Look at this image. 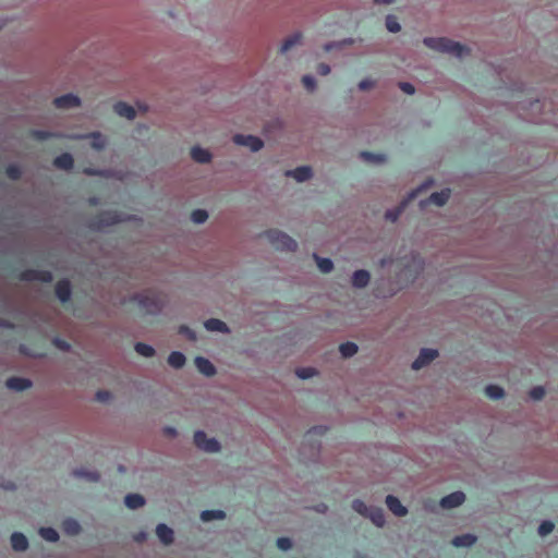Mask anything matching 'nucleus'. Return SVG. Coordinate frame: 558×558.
Listing matches in <instances>:
<instances>
[{
    "label": "nucleus",
    "mask_w": 558,
    "mask_h": 558,
    "mask_svg": "<svg viewBox=\"0 0 558 558\" xmlns=\"http://www.w3.org/2000/svg\"><path fill=\"white\" fill-rule=\"evenodd\" d=\"M125 219L126 218L124 216H121L117 213H104L97 220L93 222V228L100 231L105 227L112 226Z\"/></svg>",
    "instance_id": "8"
},
{
    "label": "nucleus",
    "mask_w": 558,
    "mask_h": 558,
    "mask_svg": "<svg viewBox=\"0 0 558 558\" xmlns=\"http://www.w3.org/2000/svg\"><path fill=\"white\" fill-rule=\"evenodd\" d=\"M411 264L415 267V271L417 272L420 269H422V260L415 256L411 255Z\"/></svg>",
    "instance_id": "59"
},
{
    "label": "nucleus",
    "mask_w": 558,
    "mask_h": 558,
    "mask_svg": "<svg viewBox=\"0 0 558 558\" xmlns=\"http://www.w3.org/2000/svg\"><path fill=\"white\" fill-rule=\"evenodd\" d=\"M22 277L25 280H38L43 282H50L52 280V275L48 270H27Z\"/></svg>",
    "instance_id": "21"
},
{
    "label": "nucleus",
    "mask_w": 558,
    "mask_h": 558,
    "mask_svg": "<svg viewBox=\"0 0 558 558\" xmlns=\"http://www.w3.org/2000/svg\"><path fill=\"white\" fill-rule=\"evenodd\" d=\"M71 138H92V147L96 150H101L106 146V140L99 132H92L88 134L71 136Z\"/></svg>",
    "instance_id": "20"
},
{
    "label": "nucleus",
    "mask_w": 558,
    "mask_h": 558,
    "mask_svg": "<svg viewBox=\"0 0 558 558\" xmlns=\"http://www.w3.org/2000/svg\"><path fill=\"white\" fill-rule=\"evenodd\" d=\"M313 175L312 168L308 166H300L292 170L286 171V177L293 178L296 182H305Z\"/></svg>",
    "instance_id": "12"
},
{
    "label": "nucleus",
    "mask_w": 558,
    "mask_h": 558,
    "mask_svg": "<svg viewBox=\"0 0 558 558\" xmlns=\"http://www.w3.org/2000/svg\"><path fill=\"white\" fill-rule=\"evenodd\" d=\"M185 361V355L180 351H172L168 356L169 365L175 369L183 367Z\"/></svg>",
    "instance_id": "31"
},
{
    "label": "nucleus",
    "mask_w": 558,
    "mask_h": 558,
    "mask_svg": "<svg viewBox=\"0 0 558 558\" xmlns=\"http://www.w3.org/2000/svg\"><path fill=\"white\" fill-rule=\"evenodd\" d=\"M191 219L196 225H202L208 219V213L204 209H195L192 215Z\"/></svg>",
    "instance_id": "41"
},
{
    "label": "nucleus",
    "mask_w": 558,
    "mask_h": 558,
    "mask_svg": "<svg viewBox=\"0 0 558 558\" xmlns=\"http://www.w3.org/2000/svg\"><path fill=\"white\" fill-rule=\"evenodd\" d=\"M277 546L281 550H289L292 547V542L289 537H279L277 539Z\"/></svg>",
    "instance_id": "48"
},
{
    "label": "nucleus",
    "mask_w": 558,
    "mask_h": 558,
    "mask_svg": "<svg viewBox=\"0 0 558 558\" xmlns=\"http://www.w3.org/2000/svg\"><path fill=\"white\" fill-rule=\"evenodd\" d=\"M147 314L157 315L161 311V302L159 299L149 293H138L133 298Z\"/></svg>",
    "instance_id": "3"
},
{
    "label": "nucleus",
    "mask_w": 558,
    "mask_h": 558,
    "mask_svg": "<svg viewBox=\"0 0 558 558\" xmlns=\"http://www.w3.org/2000/svg\"><path fill=\"white\" fill-rule=\"evenodd\" d=\"M135 351L144 357H153L156 353L154 347L147 343L137 342L134 345Z\"/></svg>",
    "instance_id": "35"
},
{
    "label": "nucleus",
    "mask_w": 558,
    "mask_h": 558,
    "mask_svg": "<svg viewBox=\"0 0 558 558\" xmlns=\"http://www.w3.org/2000/svg\"><path fill=\"white\" fill-rule=\"evenodd\" d=\"M226 513L222 510H204L201 513V519L204 522H209L213 520H222L225 519Z\"/></svg>",
    "instance_id": "33"
},
{
    "label": "nucleus",
    "mask_w": 558,
    "mask_h": 558,
    "mask_svg": "<svg viewBox=\"0 0 558 558\" xmlns=\"http://www.w3.org/2000/svg\"><path fill=\"white\" fill-rule=\"evenodd\" d=\"M63 530L69 535H75L80 532L81 525L75 519H66L63 522Z\"/></svg>",
    "instance_id": "37"
},
{
    "label": "nucleus",
    "mask_w": 558,
    "mask_h": 558,
    "mask_svg": "<svg viewBox=\"0 0 558 558\" xmlns=\"http://www.w3.org/2000/svg\"><path fill=\"white\" fill-rule=\"evenodd\" d=\"M32 135H33V137H35L36 140H39V141H46L51 137H61V135L58 133H52V132L41 131V130L32 131Z\"/></svg>",
    "instance_id": "43"
},
{
    "label": "nucleus",
    "mask_w": 558,
    "mask_h": 558,
    "mask_svg": "<svg viewBox=\"0 0 558 558\" xmlns=\"http://www.w3.org/2000/svg\"><path fill=\"white\" fill-rule=\"evenodd\" d=\"M399 87L403 93H405L408 95H413L415 93L414 86L409 82L399 83Z\"/></svg>",
    "instance_id": "50"
},
{
    "label": "nucleus",
    "mask_w": 558,
    "mask_h": 558,
    "mask_svg": "<svg viewBox=\"0 0 558 558\" xmlns=\"http://www.w3.org/2000/svg\"><path fill=\"white\" fill-rule=\"evenodd\" d=\"M0 327H4V328H11L12 327V324H10L9 322L0 318Z\"/></svg>",
    "instance_id": "64"
},
{
    "label": "nucleus",
    "mask_w": 558,
    "mask_h": 558,
    "mask_svg": "<svg viewBox=\"0 0 558 558\" xmlns=\"http://www.w3.org/2000/svg\"><path fill=\"white\" fill-rule=\"evenodd\" d=\"M316 374V371L312 367H302L296 369V376L301 379L312 378Z\"/></svg>",
    "instance_id": "45"
},
{
    "label": "nucleus",
    "mask_w": 558,
    "mask_h": 558,
    "mask_svg": "<svg viewBox=\"0 0 558 558\" xmlns=\"http://www.w3.org/2000/svg\"><path fill=\"white\" fill-rule=\"evenodd\" d=\"M179 333L186 337L191 341H196L197 339L196 332L187 326H181L179 328Z\"/></svg>",
    "instance_id": "47"
},
{
    "label": "nucleus",
    "mask_w": 558,
    "mask_h": 558,
    "mask_svg": "<svg viewBox=\"0 0 558 558\" xmlns=\"http://www.w3.org/2000/svg\"><path fill=\"white\" fill-rule=\"evenodd\" d=\"M359 350V347L356 343L347 341L344 343H341L339 347V351L343 357H351L354 354H356Z\"/></svg>",
    "instance_id": "34"
},
{
    "label": "nucleus",
    "mask_w": 558,
    "mask_h": 558,
    "mask_svg": "<svg viewBox=\"0 0 558 558\" xmlns=\"http://www.w3.org/2000/svg\"><path fill=\"white\" fill-rule=\"evenodd\" d=\"M195 366L198 369L199 373L203 375L209 377L216 374V367L214 364L204 356H196L195 357Z\"/></svg>",
    "instance_id": "16"
},
{
    "label": "nucleus",
    "mask_w": 558,
    "mask_h": 558,
    "mask_svg": "<svg viewBox=\"0 0 558 558\" xmlns=\"http://www.w3.org/2000/svg\"><path fill=\"white\" fill-rule=\"evenodd\" d=\"M53 104L60 109L76 108L81 105V99L75 94L69 93L54 98Z\"/></svg>",
    "instance_id": "10"
},
{
    "label": "nucleus",
    "mask_w": 558,
    "mask_h": 558,
    "mask_svg": "<svg viewBox=\"0 0 558 558\" xmlns=\"http://www.w3.org/2000/svg\"><path fill=\"white\" fill-rule=\"evenodd\" d=\"M0 487L5 490H14L16 488V485L12 481H1Z\"/></svg>",
    "instance_id": "58"
},
{
    "label": "nucleus",
    "mask_w": 558,
    "mask_h": 558,
    "mask_svg": "<svg viewBox=\"0 0 558 558\" xmlns=\"http://www.w3.org/2000/svg\"><path fill=\"white\" fill-rule=\"evenodd\" d=\"M113 110L119 117L125 118L128 120H133L136 117L135 109L124 101H118L114 104Z\"/></svg>",
    "instance_id": "17"
},
{
    "label": "nucleus",
    "mask_w": 558,
    "mask_h": 558,
    "mask_svg": "<svg viewBox=\"0 0 558 558\" xmlns=\"http://www.w3.org/2000/svg\"><path fill=\"white\" fill-rule=\"evenodd\" d=\"M11 545L14 550L24 551L28 547V541L23 533L14 532L11 535Z\"/></svg>",
    "instance_id": "23"
},
{
    "label": "nucleus",
    "mask_w": 558,
    "mask_h": 558,
    "mask_svg": "<svg viewBox=\"0 0 558 558\" xmlns=\"http://www.w3.org/2000/svg\"><path fill=\"white\" fill-rule=\"evenodd\" d=\"M554 530V523L550 521H543L538 526V533L541 536H546Z\"/></svg>",
    "instance_id": "46"
},
{
    "label": "nucleus",
    "mask_w": 558,
    "mask_h": 558,
    "mask_svg": "<svg viewBox=\"0 0 558 558\" xmlns=\"http://www.w3.org/2000/svg\"><path fill=\"white\" fill-rule=\"evenodd\" d=\"M360 156L363 160H365L367 162L376 163V165L383 163L386 160V156L383 154L362 151L360 154Z\"/></svg>",
    "instance_id": "36"
},
{
    "label": "nucleus",
    "mask_w": 558,
    "mask_h": 558,
    "mask_svg": "<svg viewBox=\"0 0 558 558\" xmlns=\"http://www.w3.org/2000/svg\"><path fill=\"white\" fill-rule=\"evenodd\" d=\"M191 157L194 161L198 163H207L211 160V154L209 150L202 148L199 146H194L191 149Z\"/></svg>",
    "instance_id": "24"
},
{
    "label": "nucleus",
    "mask_w": 558,
    "mask_h": 558,
    "mask_svg": "<svg viewBox=\"0 0 558 558\" xmlns=\"http://www.w3.org/2000/svg\"><path fill=\"white\" fill-rule=\"evenodd\" d=\"M371 280V274L368 270L359 269L352 274L351 283L355 289H363L368 286Z\"/></svg>",
    "instance_id": "13"
},
{
    "label": "nucleus",
    "mask_w": 558,
    "mask_h": 558,
    "mask_svg": "<svg viewBox=\"0 0 558 558\" xmlns=\"http://www.w3.org/2000/svg\"><path fill=\"white\" fill-rule=\"evenodd\" d=\"M313 257L315 258L317 267L322 272L328 274L333 269V262L330 258L320 257L316 253L313 254Z\"/></svg>",
    "instance_id": "32"
},
{
    "label": "nucleus",
    "mask_w": 558,
    "mask_h": 558,
    "mask_svg": "<svg viewBox=\"0 0 558 558\" xmlns=\"http://www.w3.org/2000/svg\"><path fill=\"white\" fill-rule=\"evenodd\" d=\"M341 48H342V47H341L340 40L329 41V43H326V44L324 45V50H325L326 52H329V51H331V50H333V49H341Z\"/></svg>",
    "instance_id": "55"
},
{
    "label": "nucleus",
    "mask_w": 558,
    "mask_h": 558,
    "mask_svg": "<svg viewBox=\"0 0 558 558\" xmlns=\"http://www.w3.org/2000/svg\"><path fill=\"white\" fill-rule=\"evenodd\" d=\"M433 184V181L429 180V181H426L424 183H422L418 187H416L415 190L411 191L408 195V198L404 199L400 206L396 207V208H391V209H388L385 214V218L391 222H395L398 220V218L400 217L401 213L403 211L404 207L407 206V203L409 199L411 198H414L416 197V195L424 189L430 186Z\"/></svg>",
    "instance_id": "5"
},
{
    "label": "nucleus",
    "mask_w": 558,
    "mask_h": 558,
    "mask_svg": "<svg viewBox=\"0 0 558 558\" xmlns=\"http://www.w3.org/2000/svg\"><path fill=\"white\" fill-rule=\"evenodd\" d=\"M330 71H331L330 66L326 63H320L317 66V72L320 75H328L330 73Z\"/></svg>",
    "instance_id": "57"
},
{
    "label": "nucleus",
    "mask_w": 558,
    "mask_h": 558,
    "mask_svg": "<svg viewBox=\"0 0 558 558\" xmlns=\"http://www.w3.org/2000/svg\"><path fill=\"white\" fill-rule=\"evenodd\" d=\"M325 430H326V428L324 426H315L307 432L305 437H306V439H310L315 434H319V435L324 434Z\"/></svg>",
    "instance_id": "56"
},
{
    "label": "nucleus",
    "mask_w": 558,
    "mask_h": 558,
    "mask_svg": "<svg viewBox=\"0 0 558 558\" xmlns=\"http://www.w3.org/2000/svg\"><path fill=\"white\" fill-rule=\"evenodd\" d=\"M233 142L239 146H245L251 151L256 153L264 147V142L254 135L235 134Z\"/></svg>",
    "instance_id": "6"
},
{
    "label": "nucleus",
    "mask_w": 558,
    "mask_h": 558,
    "mask_svg": "<svg viewBox=\"0 0 558 558\" xmlns=\"http://www.w3.org/2000/svg\"><path fill=\"white\" fill-rule=\"evenodd\" d=\"M73 157L69 153H63L59 156H57L53 160V165L63 170H70L73 167Z\"/></svg>",
    "instance_id": "28"
},
{
    "label": "nucleus",
    "mask_w": 558,
    "mask_h": 558,
    "mask_svg": "<svg viewBox=\"0 0 558 558\" xmlns=\"http://www.w3.org/2000/svg\"><path fill=\"white\" fill-rule=\"evenodd\" d=\"M437 356L438 351L436 349L424 348L420 351L418 356L413 361L412 368L418 371L429 364Z\"/></svg>",
    "instance_id": "7"
},
{
    "label": "nucleus",
    "mask_w": 558,
    "mask_h": 558,
    "mask_svg": "<svg viewBox=\"0 0 558 558\" xmlns=\"http://www.w3.org/2000/svg\"><path fill=\"white\" fill-rule=\"evenodd\" d=\"M39 535L50 543H54L59 539V533L53 527H40Z\"/></svg>",
    "instance_id": "38"
},
{
    "label": "nucleus",
    "mask_w": 558,
    "mask_h": 558,
    "mask_svg": "<svg viewBox=\"0 0 558 558\" xmlns=\"http://www.w3.org/2000/svg\"><path fill=\"white\" fill-rule=\"evenodd\" d=\"M146 537H147V533H146V532H144V531H142V532L137 533V534L134 536V539H135L136 542H143V541H145V539H146Z\"/></svg>",
    "instance_id": "61"
},
{
    "label": "nucleus",
    "mask_w": 558,
    "mask_h": 558,
    "mask_svg": "<svg viewBox=\"0 0 558 558\" xmlns=\"http://www.w3.org/2000/svg\"><path fill=\"white\" fill-rule=\"evenodd\" d=\"M375 85V82L371 78H364L362 80L360 83H359V88L361 90H366V89H369L372 87H374Z\"/></svg>",
    "instance_id": "54"
},
{
    "label": "nucleus",
    "mask_w": 558,
    "mask_h": 558,
    "mask_svg": "<svg viewBox=\"0 0 558 558\" xmlns=\"http://www.w3.org/2000/svg\"><path fill=\"white\" fill-rule=\"evenodd\" d=\"M109 397V393L106 392V391H99L97 392V399L101 400V401H105L107 400Z\"/></svg>",
    "instance_id": "63"
},
{
    "label": "nucleus",
    "mask_w": 558,
    "mask_h": 558,
    "mask_svg": "<svg viewBox=\"0 0 558 558\" xmlns=\"http://www.w3.org/2000/svg\"><path fill=\"white\" fill-rule=\"evenodd\" d=\"M423 44L432 50L462 58L469 53V48L446 37H424Z\"/></svg>",
    "instance_id": "1"
},
{
    "label": "nucleus",
    "mask_w": 558,
    "mask_h": 558,
    "mask_svg": "<svg viewBox=\"0 0 558 558\" xmlns=\"http://www.w3.org/2000/svg\"><path fill=\"white\" fill-rule=\"evenodd\" d=\"M72 474L73 476L85 480L87 482L96 483L100 480V475L98 472L86 470L83 468L73 470Z\"/></svg>",
    "instance_id": "25"
},
{
    "label": "nucleus",
    "mask_w": 558,
    "mask_h": 558,
    "mask_svg": "<svg viewBox=\"0 0 558 558\" xmlns=\"http://www.w3.org/2000/svg\"><path fill=\"white\" fill-rule=\"evenodd\" d=\"M302 83L308 92H314L316 89V86H317L316 80L313 75H310V74L304 75L302 77Z\"/></svg>",
    "instance_id": "44"
},
{
    "label": "nucleus",
    "mask_w": 558,
    "mask_h": 558,
    "mask_svg": "<svg viewBox=\"0 0 558 558\" xmlns=\"http://www.w3.org/2000/svg\"><path fill=\"white\" fill-rule=\"evenodd\" d=\"M124 504L129 509L135 510L145 505V498L140 494H128Z\"/></svg>",
    "instance_id": "29"
},
{
    "label": "nucleus",
    "mask_w": 558,
    "mask_h": 558,
    "mask_svg": "<svg viewBox=\"0 0 558 558\" xmlns=\"http://www.w3.org/2000/svg\"><path fill=\"white\" fill-rule=\"evenodd\" d=\"M7 173L11 179L15 180L21 175V170L17 166L12 165L8 167Z\"/></svg>",
    "instance_id": "51"
},
{
    "label": "nucleus",
    "mask_w": 558,
    "mask_h": 558,
    "mask_svg": "<svg viewBox=\"0 0 558 558\" xmlns=\"http://www.w3.org/2000/svg\"><path fill=\"white\" fill-rule=\"evenodd\" d=\"M386 505L397 517H403L408 513V509L400 502L399 498L393 495H388L386 497Z\"/></svg>",
    "instance_id": "14"
},
{
    "label": "nucleus",
    "mask_w": 558,
    "mask_h": 558,
    "mask_svg": "<svg viewBox=\"0 0 558 558\" xmlns=\"http://www.w3.org/2000/svg\"><path fill=\"white\" fill-rule=\"evenodd\" d=\"M204 327L206 330L211 331V332H221V333L230 332L228 325L218 318H209V319L205 320Z\"/></svg>",
    "instance_id": "19"
},
{
    "label": "nucleus",
    "mask_w": 558,
    "mask_h": 558,
    "mask_svg": "<svg viewBox=\"0 0 558 558\" xmlns=\"http://www.w3.org/2000/svg\"><path fill=\"white\" fill-rule=\"evenodd\" d=\"M5 386L14 391H24L32 387V381L23 377H10L7 380Z\"/></svg>",
    "instance_id": "18"
},
{
    "label": "nucleus",
    "mask_w": 558,
    "mask_h": 558,
    "mask_svg": "<svg viewBox=\"0 0 558 558\" xmlns=\"http://www.w3.org/2000/svg\"><path fill=\"white\" fill-rule=\"evenodd\" d=\"M449 196H450V190L445 189L440 192L432 193L427 199L421 201L420 205L422 208H424L427 204H435L440 207L447 203V201L449 199Z\"/></svg>",
    "instance_id": "11"
},
{
    "label": "nucleus",
    "mask_w": 558,
    "mask_h": 558,
    "mask_svg": "<svg viewBox=\"0 0 558 558\" xmlns=\"http://www.w3.org/2000/svg\"><path fill=\"white\" fill-rule=\"evenodd\" d=\"M194 442L198 449L209 453H216L221 448L219 441L216 438H208L206 433L203 430L195 432Z\"/></svg>",
    "instance_id": "4"
},
{
    "label": "nucleus",
    "mask_w": 558,
    "mask_h": 558,
    "mask_svg": "<svg viewBox=\"0 0 558 558\" xmlns=\"http://www.w3.org/2000/svg\"><path fill=\"white\" fill-rule=\"evenodd\" d=\"M302 40L301 33L296 32L292 35H290L282 43L280 47V53L284 54L287 53L291 48L299 45Z\"/></svg>",
    "instance_id": "30"
},
{
    "label": "nucleus",
    "mask_w": 558,
    "mask_h": 558,
    "mask_svg": "<svg viewBox=\"0 0 558 558\" xmlns=\"http://www.w3.org/2000/svg\"><path fill=\"white\" fill-rule=\"evenodd\" d=\"M163 434H165V435H167V436H169V437L174 438V437L178 435V432H177V429H175L174 427H172V426H166V427L163 428Z\"/></svg>",
    "instance_id": "60"
},
{
    "label": "nucleus",
    "mask_w": 558,
    "mask_h": 558,
    "mask_svg": "<svg viewBox=\"0 0 558 558\" xmlns=\"http://www.w3.org/2000/svg\"><path fill=\"white\" fill-rule=\"evenodd\" d=\"M265 236L276 250L294 252L298 247L296 241L282 231L269 230Z\"/></svg>",
    "instance_id": "2"
},
{
    "label": "nucleus",
    "mask_w": 558,
    "mask_h": 558,
    "mask_svg": "<svg viewBox=\"0 0 558 558\" xmlns=\"http://www.w3.org/2000/svg\"><path fill=\"white\" fill-rule=\"evenodd\" d=\"M56 294L60 302L65 303L71 298V284L68 280H61L56 286Z\"/></svg>",
    "instance_id": "22"
},
{
    "label": "nucleus",
    "mask_w": 558,
    "mask_h": 558,
    "mask_svg": "<svg viewBox=\"0 0 558 558\" xmlns=\"http://www.w3.org/2000/svg\"><path fill=\"white\" fill-rule=\"evenodd\" d=\"M485 392L493 400H498V399L502 398L504 395H505L504 389L500 386H497V385H488V386H486Z\"/></svg>",
    "instance_id": "39"
},
{
    "label": "nucleus",
    "mask_w": 558,
    "mask_h": 558,
    "mask_svg": "<svg viewBox=\"0 0 558 558\" xmlns=\"http://www.w3.org/2000/svg\"><path fill=\"white\" fill-rule=\"evenodd\" d=\"M476 542V536L470 533L458 535L452 538L451 544L454 547H471Z\"/></svg>",
    "instance_id": "26"
},
{
    "label": "nucleus",
    "mask_w": 558,
    "mask_h": 558,
    "mask_svg": "<svg viewBox=\"0 0 558 558\" xmlns=\"http://www.w3.org/2000/svg\"><path fill=\"white\" fill-rule=\"evenodd\" d=\"M84 172L89 175H105V177H108L110 173L108 170H99V169H93V168H86L84 170Z\"/></svg>",
    "instance_id": "53"
},
{
    "label": "nucleus",
    "mask_w": 558,
    "mask_h": 558,
    "mask_svg": "<svg viewBox=\"0 0 558 558\" xmlns=\"http://www.w3.org/2000/svg\"><path fill=\"white\" fill-rule=\"evenodd\" d=\"M53 343L57 348H59L62 351H70V349H71V345L66 341H64L60 338H54Z\"/></svg>",
    "instance_id": "52"
},
{
    "label": "nucleus",
    "mask_w": 558,
    "mask_h": 558,
    "mask_svg": "<svg viewBox=\"0 0 558 558\" xmlns=\"http://www.w3.org/2000/svg\"><path fill=\"white\" fill-rule=\"evenodd\" d=\"M545 395V390L542 386H536L534 388L531 389L530 391V397L533 399V400H541Z\"/></svg>",
    "instance_id": "49"
},
{
    "label": "nucleus",
    "mask_w": 558,
    "mask_h": 558,
    "mask_svg": "<svg viewBox=\"0 0 558 558\" xmlns=\"http://www.w3.org/2000/svg\"><path fill=\"white\" fill-rule=\"evenodd\" d=\"M156 534L163 545L168 546L172 544L174 533L173 530L169 527L167 524L159 523L156 526Z\"/></svg>",
    "instance_id": "15"
},
{
    "label": "nucleus",
    "mask_w": 558,
    "mask_h": 558,
    "mask_svg": "<svg viewBox=\"0 0 558 558\" xmlns=\"http://www.w3.org/2000/svg\"><path fill=\"white\" fill-rule=\"evenodd\" d=\"M355 43V39L354 38H344L342 40H340V44H341V47H345V46H350L352 44Z\"/></svg>",
    "instance_id": "62"
},
{
    "label": "nucleus",
    "mask_w": 558,
    "mask_h": 558,
    "mask_svg": "<svg viewBox=\"0 0 558 558\" xmlns=\"http://www.w3.org/2000/svg\"><path fill=\"white\" fill-rule=\"evenodd\" d=\"M465 500V495L463 492L457 490L453 492L440 499L439 505L444 509H452L461 506Z\"/></svg>",
    "instance_id": "9"
},
{
    "label": "nucleus",
    "mask_w": 558,
    "mask_h": 558,
    "mask_svg": "<svg viewBox=\"0 0 558 558\" xmlns=\"http://www.w3.org/2000/svg\"><path fill=\"white\" fill-rule=\"evenodd\" d=\"M366 518H368L378 527L384 526L386 522L384 510L380 507L373 506Z\"/></svg>",
    "instance_id": "27"
},
{
    "label": "nucleus",
    "mask_w": 558,
    "mask_h": 558,
    "mask_svg": "<svg viewBox=\"0 0 558 558\" xmlns=\"http://www.w3.org/2000/svg\"><path fill=\"white\" fill-rule=\"evenodd\" d=\"M386 27L390 33H398L401 29V25L393 15L386 16Z\"/></svg>",
    "instance_id": "42"
},
{
    "label": "nucleus",
    "mask_w": 558,
    "mask_h": 558,
    "mask_svg": "<svg viewBox=\"0 0 558 558\" xmlns=\"http://www.w3.org/2000/svg\"><path fill=\"white\" fill-rule=\"evenodd\" d=\"M373 506H367L364 501H362L361 499H354L352 501V508L354 511H356L359 514L363 515V517H367L368 515V512L369 510L372 509Z\"/></svg>",
    "instance_id": "40"
}]
</instances>
